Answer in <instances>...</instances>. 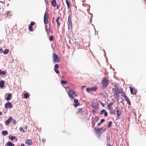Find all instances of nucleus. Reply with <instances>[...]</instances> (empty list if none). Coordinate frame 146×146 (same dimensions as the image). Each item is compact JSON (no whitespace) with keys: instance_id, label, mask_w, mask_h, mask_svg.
Wrapping results in <instances>:
<instances>
[{"instance_id":"42","label":"nucleus","mask_w":146,"mask_h":146,"mask_svg":"<svg viewBox=\"0 0 146 146\" xmlns=\"http://www.w3.org/2000/svg\"><path fill=\"white\" fill-rule=\"evenodd\" d=\"M91 112L93 114V115H95V114L96 111L94 110H93L91 111Z\"/></svg>"},{"instance_id":"58","label":"nucleus","mask_w":146,"mask_h":146,"mask_svg":"<svg viewBox=\"0 0 146 146\" xmlns=\"http://www.w3.org/2000/svg\"><path fill=\"white\" fill-rule=\"evenodd\" d=\"M15 139H15V141H17V138H16Z\"/></svg>"},{"instance_id":"44","label":"nucleus","mask_w":146,"mask_h":146,"mask_svg":"<svg viewBox=\"0 0 146 146\" xmlns=\"http://www.w3.org/2000/svg\"><path fill=\"white\" fill-rule=\"evenodd\" d=\"M19 130L21 131H23V132H25V131L23 130V128L22 127H20Z\"/></svg>"},{"instance_id":"3","label":"nucleus","mask_w":146,"mask_h":146,"mask_svg":"<svg viewBox=\"0 0 146 146\" xmlns=\"http://www.w3.org/2000/svg\"><path fill=\"white\" fill-rule=\"evenodd\" d=\"M72 15L70 14L69 15L68 18V25H69V28L70 29L72 28V23L71 21Z\"/></svg>"},{"instance_id":"20","label":"nucleus","mask_w":146,"mask_h":146,"mask_svg":"<svg viewBox=\"0 0 146 146\" xmlns=\"http://www.w3.org/2000/svg\"><path fill=\"white\" fill-rule=\"evenodd\" d=\"M11 97L12 96L11 94H9L7 95V97L6 99L7 101H9L10 100V98H11Z\"/></svg>"},{"instance_id":"17","label":"nucleus","mask_w":146,"mask_h":146,"mask_svg":"<svg viewBox=\"0 0 146 146\" xmlns=\"http://www.w3.org/2000/svg\"><path fill=\"white\" fill-rule=\"evenodd\" d=\"M60 17H57V19L56 20V22L57 24V28H58L59 27L60 24V23L58 22V20L60 19Z\"/></svg>"},{"instance_id":"51","label":"nucleus","mask_w":146,"mask_h":146,"mask_svg":"<svg viewBox=\"0 0 146 146\" xmlns=\"http://www.w3.org/2000/svg\"><path fill=\"white\" fill-rule=\"evenodd\" d=\"M100 104H101L103 106H104V104H103V103L102 102H100Z\"/></svg>"},{"instance_id":"22","label":"nucleus","mask_w":146,"mask_h":146,"mask_svg":"<svg viewBox=\"0 0 146 146\" xmlns=\"http://www.w3.org/2000/svg\"><path fill=\"white\" fill-rule=\"evenodd\" d=\"M1 133L4 136L7 135L8 134V132L7 131H2Z\"/></svg>"},{"instance_id":"48","label":"nucleus","mask_w":146,"mask_h":146,"mask_svg":"<svg viewBox=\"0 0 146 146\" xmlns=\"http://www.w3.org/2000/svg\"><path fill=\"white\" fill-rule=\"evenodd\" d=\"M116 110H115V108L113 110V112H114L113 114H115Z\"/></svg>"},{"instance_id":"25","label":"nucleus","mask_w":146,"mask_h":146,"mask_svg":"<svg viewBox=\"0 0 146 146\" xmlns=\"http://www.w3.org/2000/svg\"><path fill=\"white\" fill-rule=\"evenodd\" d=\"M9 52V50L8 49H5L3 52V53L4 54H7Z\"/></svg>"},{"instance_id":"60","label":"nucleus","mask_w":146,"mask_h":146,"mask_svg":"<svg viewBox=\"0 0 146 146\" xmlns=\"http://www.w3.org/2000/svg\"><path fill=\"white\" fill-rule=\"evenodd\" d=\"M117 88V90H118V88Z\"/></svg>"},{"instance_id":"40","label":"nucleus","mask_w":146,"mask_h":146,"mask_svg":"<svg viewBox=\"0 0 146 146\" xmlns=\"http://www.w3.org/2000/svg\"><path fill=\"white\" fill-rule=\"evenodd\" d=\"M58 67H59V66H58V64H55V65L54 66V68L57 69L58 68Z\"/></svg>"},{"instance_id":"33","label":"nucleus","mask_w":146,"mask_h":146,"mask_svg":"<svg viewBox=\"0 0 146 146\" xmlns=\"http://www.w3.org/2000/svg\"><path fill=\"white\" fill-rule=\"evenodd\" d=\"M29 29L30 31H33V29L32 28V26L29 25Z\"/></svg>"},{"instance_id":"12","label":"nucleus","mask_w":146,"mask_h":146,"mask_svg":"<svg viewBox=\"0 0 146 146\" xmlns=\"http://www.w3.org/2000/svg\"><path fill=\"white\" fill-rule=\"evenodd\" d=\"M74 107H76L80 105V103L78 102V100L77 99H74Z\"/></svg>"},{"instance_id":"2","label":"nucleus","mask_w":146,"mask_h":146,"mask_svg":"<svg viewBox=\"0 0 146 146\" xmlns=\"http://www.w3.org/2000/svg\"><path fill=\"white\" fill-rule=\"evenodd\" d=\"M68 94L69 96L71 97L72 99H74V96H76V92L73 90H70L68 92Z\"/></svg>"},{"instance_id":"7","label":"nucleus","mask_w":146,"mask_h":146,"mask_svg":"<svg viewBox=\"0 0 146 146\" xmlns=\"http://www.w3.org/2000/svg\"><path fill=\"white\" fill-rule=\"evenodd\" d=\"M115 110H116V116L117 117L120 116L121 114L122 111L120 108L117 107L115 108Z\"/></svg>"},{"instance_id":"38","label":"nucleus","mask_w":146,"mask_h":146,"mask_svg":"<svg viewBox=\"0 0 146 146\" xmlns=\"http://www.w3.org/2000/svg\"><path fill=\"white\" fill-rule=\"evenodd\" d=\"M86 92H89L90 91H91L90 88H86Z\"/></svg>"},{"instance_id":"43","label":"nucleus","mask_w":146,"mask_h":146,"mask_svg":"<svg viewBox=\"0 0 146 146\" xmlns=\"http://www.w3.org/2000/svg\"><path fill=\"white\" fill-rule=\"evenodd\" d=\"M35 24V23L34 22H31V24L29 25L32 26Z\"/></svg>"},{"instance_id":"35","label":"nucleus","mask_w":146,"mask_h":146,"mask_svg":"<svg viewBox=\"0 0 146 146\" xmlns=\"http://www.w3.org/2000/svg\"><path fill=\"white\" fill-rule=\"evenodd\" d=\"M53 35H51L49 37V39L50 41H52L53 40Z\"/></svg>"},{"instance_id":"15","label":"nucleus","mask_w":146,"mask_h":146,"mask_svg":"<svg viewBox=\"0 0 146 146\" xmlns=\"http://www.w3.org/2000/svg\"><path fill=\"white\" fill-rule=\"evenodd\" d=\"M28 145H31L32 144V142L31 140L27 139V140L25 143Z\"/></svg>"},{"instance_id":"56","label":"nucleus","mask_w":146,"mask_h":146,"mask_svg":"<svg viewBox=\"0 0 146 146\" xmlns=\"http://www.w3.org/2000/svg\"><path fill=\"white\" fill-rule=\"evenodd\" d=\"M2 114V112L1 111H0V115H1Z\"/></svg>"},{"instance_id":"59","label":"nucleus","mask_w":146,"mask_h":146,"mask_svg":"<svg viewBox=\"0 0 146 146\" xmlns=\"http://www.w3.org/2000/svg\"><path fill=\"white\" fill-rule=\"evenodd\" d=\"M42 141H44V140L43 139H42Z\"/></svg>"},{"instance_id":"55","label":"nucleus","mask_w":146,"mask_h":146,"mask_svg":"<svg viewBox=\"0 0 146 146\" xmlns=\"http://www.w3.org/2000/svg\"><path fill=\"white\" fill-rule=\"evenodd\" d=\"M106 146H112V145H110V144H107V145H106Z\"/></svg>"},{"instance_id":"52","label":"nucleus","mask_w":146,"mask_h":146,"mask_svg":"<svg viewBox=\"0 0 146 146\" xmlns=\"http://www.w3.org/2000/svg\"><path fill=\"white\" fill-rule=\"evenodd\" d=\"M100 123H100H100H98V124L97 125H98V126H100Z\"/></svg>"},{"instance_id":"37","label":"nucleus","mask_w":146,"mask_h":146,"mask_svg":"<svg viewBox=\"0 0 146 146\" xmlns=\"http://www.w3.org/2000/svg\"><path fill=\"white\" fill-rule=\"evenodd\" d=\"M54 70L56 74H58L59 73V71L57 70V69L54 68Z\"/></svg>"},{"instance_id":"53","label":"nucleus","mask_w":146,"mask_h":146,"mask_svg":"<svg viewBox=\"0 0 146 146\" xmlns=\"http://www.w3.org/2000/svg\"><path fill=\"white\" fill-rule=\"evenodd\" d=\"M21 146H25V145L23 143L21 144Z\"/></svg>"},{"instance_id":"13","label":"nucleus","mask_w":146,"mask_h":146,"mask_svg":"<svg viewBox=\"0 0 146 146\" xmlns=\"http://www.w3.org/2000/svg\"><path fill=\"white\" fill-rule=\"evenodd\" d=\"M123 97L125 98L126 101L127 102V104L129 105H131V103L129 99L127 98V96L126 95H123Z\"/></svg>"},{"instance_id":"31","label":"nucleus","mask_w":146,"mask_h":146,"mask_svg":"<svg viewBox=\"0 0 146 146\" xmlns=\"http://www.w3.org/2000/svg\"><path fill=\"white\" fill-rule=\"evenodd\" d=\"M99 119V117L96 116L94 117V120L96 121V122H97L98 121Z\"/></svg>"},{"instance_id":"32","label":"nucleus","mask_w":146,"mask_h":146,"mask_svg":"<svg viewBox=\"0 0 146 146\" xmlns=\"http://www.w3.org/2000/svg\"><path fill=\"white\" fill-rule=\"evenodd\" d=\"M24 98H27L29 97V95L27 94H24Z\"/></svg>"},{"instance_id":"16","label":"nucleus","mask_w":146,"mask_h":146,"mask_svg":"<svg viewBox=\"0 0 146 146\" xmlns=\"http://www.w3.org/2000/svg\"><path fill=\"white\" fill-rule=\"evenodd\" d=\"M51 3L52 6L54 7L56 6V0H52L51 2Z\"/></svg>"},{"instance_id":"27","label":"nucleus","mask_w":146,"mask_h":146,"mask_svg":"<svg viewBox=\"0 0 146 146\" xmlns=\"http://www.w3.org/2000/svg\"><path fill=\"white\" fill-rule=\"evenodd\" d=\"M0 74L3 75H5L6 74V72L5 71H2L0 70Z\"/></svg>"},{"instance_id":"9","label":"nucleus","mask_w":146,"mask_h":146,"mask_svg":"<svg viewBox=\"0 0 146 146\" xmlns=\"http://www.w3.org/2000/svg\"><path fill=\"white\" fill-rule=\"evenodd\" d=\"M5 107L6 108H11L13 107V105L11 102H8L5 104Z\"/></svg>"},{"instance_id":"62","label":"nucleus","mask_w":146,"mask_h":146,"mask_svg":"<svg viewBox=\"0 0 146 146\" xmlns=\"http://www.w3.org/2000/svg\"><path fill=\"white\" fill-rule=\"evenodd\" d=\"M45 1H46V0H45Z\"/></svg>"},{"instance_id":"1","label":"nucleus","mask_w":146,"mask_h":146,"mask_svg":"<svg viewBox=\"0 0 146 146\" xmlns=\"http://www.w3.org/2000/svg\"><path fill=\"white\" fill-rule=\"evenodd\" d=\"M109 84V80L107 78H104L102 81V86L103 88H105Z\"/></svg>"},{"instance_id":"54","label":"nucleus","mask_w":146,"mask_h":146,"mask_svg":"<svg viewBox=\"0 0 146 146\" xmlns=\"http://www.w3.org/2000/svg\"><path fill=\"white\" fill-rule=\"evenodd\" d=\"M10 12L9 11H8L7 12V14H9V13H10Z\"/></svg>"},{"instance_id":"11","label":"nucleus","mask_w":146,"mask_h":146,"mask_svg":"<svg viewBox=\"0 0 146 146\" xmlns=\"http://www.w3.org/2000/svg\"><path fill=\"white\" fill-rule=\"evenodd\" d=\"M103 129V127L98 129L97 127H95L94 128V130L95 132H96V133L99 134L101 132Z\"/></svg>"},{"instance_id":"46","label":"nucleus","mask_w":146,"mask_h":146,"mask_svg":"<svg viewBox=\"0 0 146 146\" xmlns=\"http://www.w3.org/2000/svg\"><path fill=\"white\" fill-rule=\"evenodd\" d=\"M104 121H105V120H104V119H102L100 121V123H102L103 122H104Z\"/></svg>"},{"instance_id":"19","label":"nucleus","mask_w":146,"mask_h":146,"mask_svg":"<svg viewBox=\"0 0 146 146\" xmlns=\"http://www.w3.org/2000/svg\"><path fill=\"white\" fill-rule=\"evenodd\" d=\"M7 146H14V144L12 143L11 142L9 141L7 142L6 143Z\"/></svg>"},{"instance_id":"14","label":"nucleus","mask_w":146,"mask_h":146,"mask_svg":"<svg viewBox=\"0 0 146 146\" xmlns=\"http://www.w3.org/2000/svg\"><path fill=\"white\" fill-rule=\"evenodd\" d=\"M12 120L13 117H10L9 119H8L5 122V124L6 125H8Z\"/></svg>"},{"instance_id":"61","label":"nucleus","mask_w":146,"mask_h":146,"mask_svg":"<svg viewBox=\"0 0 146 146\" xmlns=\"http://www.w3.org/2000/svg\"><path fill=\"white\" fill-rule=\"evenodd\" d=\"M115 86L116 87V86H115Z\"/></svg>"},{"instance_id":"45","label":"nucleus","mask_w":146,"mask_h":146,"mask_svg":"<svg viewBox=\"0 0 146 146\" xmlns=\"http://www.w3.org/2000/svg\"><path fill=\"white\" fill-rule=\"evenodd\" d=\"M12 120L13 121V124H15L16 123V122L15 119H13V120Z\"/></svg>"},{"instance_id":"39","label":"nucleus","mask_w":146,"mask_h":146,"mask_svg":"<svg viewBox=\"0 0 146 146\" xmlns=\"http://www.w3.org/2000/svg\"><path fill=\"white\" fill-rule=\"evenodd\" d=\"M112 91L113 92H114V93H115L116 92H117L116 89H115V88H113Z\"/></svg>"},{"instance_id":"28","label":"nucleus","mask_w":146,"mask_h":146,"mask_svg":"<svg viewBox=\"0 0 146 146\" xmlns=\"http://www.w3.org/2000/svg\"><path fill=\"white\" fill-rule=\"evenodd\" d=\"M109 110H110V112L111 113V114H113V113L114 112H113V110L112 108H108Z\"/></svg>"},{"instance_id":"26","label":"nucleus","mask_w":146,"mask_h":146,"mask_svg":"<svg viewBox=\"0 0 146 146\" xmlns=\"http://www.w3.org/2000/svg\"><path fill=\"white\" fill-rule=\"evenodd\" d=\"M66 3V5L67 6V8L68 9H69L70 7V4L69 3V2L68 0H65Z\"/></svg>"},{"instance_id":"50","label":"nucleus","mask_w":146,"mask_h":146,"mask_svg":"<svg viewBox=\"0 0 146 146\" xmlns=\"http://www.w3.org/2000/svg\"><path fill=\"white\" fill-rule=\"evenodd\" d=\"M47 31H48V33H50V30L49 28V30Z\"/></svg>"},{"instance_id":"29","label":"nucleus","mask_w":146,"mask_h":146,"mask_svg":"<svg viewBox=\"0 0 146 146\" xmlns=\"http://www.w3.org/2000/svg\"><path fill=\"white\" fill-rule=\"evenodd\" d=\"M113 104V102H110L108 105L107 107L108 108H111L110 107Z\"/></svg>"},{"instance_id":"30","label":"nucleus","mask_w":146,"mask_h":146,"mask_svg":"<svg viewBox=\"0 0 146 146\" xmlns=\"http://www.w3.org/2000/svg\"><path fill=\"white\" fill-rule=\"evenodd\" d=\"M112 123V121H109L108 123V127L110 128V127H111Z\"/></svg>"},{"instance_id":"24","label":"nucleus","mask_w":146,"mask_h":146,"mask_svg":"<svg viewBox=\"0 0 146 146\" xmlns=\"http://www.w3.org/2000/svg\"><path fill=\"white\" fill-rule=\"evenodd\" d=\"M9 138L11 140H13L14 139H15L16 137L15 136H12L11 135H10L9 136Z\"/></svg>"},{"instance_id":"57","label":"nucleus","mask_w":146,"mask_h":146,"mask_svg":"<svg viewBox=\"0 0 146 146\" xmlns=\"http://www.w3.org/2000/svg\"><path fill=\"white\" fill-rule=\"evenodd\" d=\"M58 5H57V8H56V9H58Z\"/></svg>"},{"instance_id":"8","label":"nucleus","mask_w":146,"mask_h":146,"mask_svg":"<svg viewBox=\"0 0 146 146\" xmlns=\"http://www.w3.org/2000/svg\"><path fill=\"white\" fill-rule=\"evenodd\" d=\"M119 92H116L114 93V99L117 102H118L119 100Z\"/></svg>"},{"instance_id":"34","label":"nucleus","mask_w":146,"mask_h":146,"mask_svg":"<svg viewBox=\"0 0 146 146\" xmlns=\"http://www.w3.org/2000/svg\"><path fill=\"white\" fill-rule=\"evenodd\" d=\"M61 83L62 84H65L67 83V82L66 81L64 80H61Z\"/></svg>"},{"instance_id":"4","label":"nucleus","mask_w":146,"mask_h":146,"mask_svg":"<svg viewBox=\"0 0 146 146\" xmlns=\"http://www.w3.org/2000/svg\"><path fill=\"white\" fill-rule=\"evenodd\" d=\"M53 59L54 62H59L60 61V59L59 57L55 53L53 54Z\"/></svg>"},{"instance_id":"6","label":"nucleus","mask_w":146,"mask_h":146,"mask_svg":"<svg viewBox=\"0 0 146 146\" xmlns=\"http://www.w3.org/2000/svg\"><path fill=\"white\" fill-rule=\"evenodd\" d=\"M130 91L132 95H134L136 94L137 92V90L136 89L133 87H129Z\"/></svg>"},{"instance_id":"10","label":"nucleus","mask_w":146,"mask_h":146,"mask_svg":"<svg viewBox=\"0 0 146 146\" xmlns=\"http://www.w3.org/2000/svg\"><path fill=\"white\" fill-rule=\"evenodd\" d=\"M99 106V104L96 103L94 102H92V107L94 108L95 110L98 108Z\"/></svg>"},{"instance_id":"47","label":"nucleus","mask_w":146,"mask_h":146,"mask_svg":"<svg viewBox=\"0 0 146 146\" xmlns=\"http://www.w3.org/2000/svg\"><path fill=\"white\" fill-rule=\"evenodd\" d=\"M3 52L2 48H0V53H2Z\"/></svg>"},{"instance_id":"21","label":"nucleus","mask_w":146,"mask_h":146,"mask_svg":"<svg viewBox=\"0 0 146 146\" xmlns=\"http://www.w3.org/2000/svg\"><path fill=\"white\" fill-rule=\"evenodd\" d=\"M83 109H84L83 108H81V109H79L77 110L76 112V113L78 114V113H82L83 111Z\"/></svg>"},{"instance_id":"36","label":"nucleus","mask_w":146,"mask_h":146,"mask_svg":"<svg viewBox=\"0 0 146 146\" xmlns=\"http://www.w3.org/2000/svg\"><path fill=\"white\" fill-rule=\"evenodd\" d=\"M105 110H106L105 109H103L102 110H101L100 112V114L101 115L103 114L105 112Z\"/></svg>"},{"instance_id":"49","label":"nucleus","mask_w":146,"mask_h":146,"mask_svg":"<svg viewBox=\"0 0 146 146\" xmlns=\"http://www.w3.org/2000/svg\"><path fill=\"white\" fill-rule=\"evenodd\" d=\"M105 95H104L105 96H106V97H108V94H107L106 93H105Z\"/></svg>"},{"instance_id":"23","label":"nucleus","mask_w":146,"mask_h":146,"mask_svg":"<svg viewBox=\"0 0 146 146\" xmlns=\"http://www.w3.org/2000/svg\"><path fill=\"white\" fill-rule=\"evenodd\" d=\"M97 87L95 86L90 87L91 91H95L97 90Z\"/></svg>"},{"instance_id":"18","label":"nucleus","mask_w":146,"mask_h":146,"mask_svg":"<svg viewBox=\"0 0 146 146\" xmlns=\"http://www.w3.org/2000/svg\"><path fill=\"white\" fill-rule=\"evenodd\" d=\"M3 80H1L0 82V88H3L5 86Z\"/></svg>"},{"instance_id":"5","label":"nucleus","mask_w":146,"mask_h":146,"mask_svg":"<svg viewBox=\"0 0 146 146\" xmlns=\"http://www.w3.org/2000/svg\"><path fill=\"white\" fill-rule=\"evenodd\" d=\"M48 14L46 13H45L44 15V21L45 24H47L48 22Z\"/></svg>"},{"instance_id":"41","label":"nucleus","mask_w":146,"mask_h":146,"mask_svg":"<svg viewBox=\"0 0 146 146\" xmlns=\"http://www.w3.org/2000/svg\"><path fill=\"white\" fill-rule=\"evenodd\" d=\"M104 113V116L105 117H106L107 116L108 113L107 112V111L106 110Z\"/></svg>"}]
</instances>
